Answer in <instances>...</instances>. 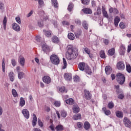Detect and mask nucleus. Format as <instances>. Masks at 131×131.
<instances>
[{
  "label": "nucleus",
  "instance_id": "obj_1",
  "mask_svg": "<svg viewBox=\"0 0 131 131\" xmlns=\"http://www.w3.org/2000/svg\"><path fill=\"white\" fill-rule=\"evenodd\" d=\"M66 57L68 60H74L78 56V49L73 45H68Z\"/></svg>",
  "mask_w": 131,
  "mask_h": 131
},
{
  "label": "nucleus",
  "instance_id": "obj_2",
  "mask_svg": "<svg viewBox=\"0 0 131 131\" xmlns=\"http://www.w3.org/2000/svg\"><path fill=\"white\" fill-rule=\"evenodd\" d=\"M116 80L119 84L122 85L125 82V76L122 73H118L116 75Z\"/></svg>",
  "mask_w": 131,
  "mask_h": 131
},
{
  "label": "nucleus",
  "instance_id": "obj_3",
  "mask_svg": "<svg viewBox=\"0 0 131 131\" xmlns=\"http://www.w3.org/2000/svg\"><path fill=\"white\" fill-rule=\"evenodd\" d=\"M50 61L54 65H58L60 63V59L56 54H52L50 56Z\"/></svg>",
  "mask_w": 131,
  "mask_h": 131
},
{
  "label": "nucleus",
  "instance_id": "obj_4",
  "mask_svg": "<svg viewBox=\"0 0 131 131\" xmlns=\"http://www.w3.org/2000/svg\"><path fill=\"white\" fill-rule=\"evenodd\" d=\"M116 67L118 70H121V71L124 70L125 68L124 62H123V61H119L116 64Z\"/></svg>",
  "mask_w": 131,
  "mask_h": 131
},
{
  "label": "nucleus",
  "instance_id": "obj_5",
  "mask_svg": "<svg viewBox=\"0 0 131 131\" xmlns=\"http://www.w3.org/2000/svg\"><path fill=\"white\" fill-rule=\"evenodd\" d=\"M124 124L126 127H129L130 128L131 127V122L130 121L127 119V118L125 117L123 120Z\"/></svg>",
  "mask_w": 131,
  "mask_h": 131
},
{
  "label": "nucleus",
  "instance_id": "obj_6",
  "mask_svg": "<svg viewBox=\"0 0 131 131\" xmlns=\"http://www.w3.org/2000/svg\"><path fill=\"white\" fill-rule=\"evenodd\" d=\"M84 97L86 100H91L92 99V94L90 93V91L88 90H84Z\"/></svg>",
  "mask_w": 131,
  "mask_h": 131
},
{
  "label": "nucleus",
  "instance_id": "obj_7",
  "mask_svg": "<svg viewBox=\"0 0 131 131\" xmlns=\"http://www.w3.org/2000/svg\"><path fill=\"white\" fill-rule=\"evenodd\" d=\"M22 113L27 119H28L29 118V111L27 109H23L22 111Z\"/></svg>",
  "mask_w": 131,
  "mask_h": 131
},
{
  "label": "nucleus",
  "instance_id": "obj_8",
  "mask_svg": "<svg viewBox=\"0 0 131 131\" xmlns=\"http://www.w3.org/2000/svg\"><path fill=\"white\" fill-rule=\"evenodd\" d=\"M42 51H43L44 53H46V54H49L50 53V47L49 46L47 45H44L42 46Z\"/></svg>",
  "mask_w": 131,
  "mask_h": 131
},
{
  "label": "nucleus",
  "instance_id": "obj_9",
  "mask_svg": "<svg viewBox=\"0 0 131 131\" xmlns=\"http://www.w3.org/2000/svg\"><path fill=\"white\" fill-rule=\"evenodd\" d=\"M12 28L15 31H20L21 30V28H20V26L19 25L17 24V23H13L12 24Z\"/></svg>",
  "mask_w": 131,
  "mask_h": 131
},
{
  "label": "nucleus",
  "instance_id": "obj_10",
  "mask_svg": "<svg viewBox=\"0 0 131 131\" xmlns=\"http://www.w3.org/2000/svg\"><path fill=\"white\" fill-rule=\"evenodd\" d=\"M42 80L43 82L45 83H47V84H49V83H51V77L50 76H45L42 78Z\"/></svg>",
  "mask_w": 131,
  "mask_h": 131
},
{
  "label": "nucleus",
  "instance_id": "obj_11",
  "mask_svg": "<svg viewBox=\"0 0 131 131\" xmlns=\"http://www.w3.org/2000/svg\"><path fill=\"white\" fill-rule=\"evenodd\" d=\"M105 72L107 75L111 74V73L112 72V68H111L110 66H106L105 68Z\"/></svg>",
  "mask_w": 131,
  "mask_h": 131
},
{
  "label": "nucleus",
  "instance_id": "obj_12",
  "mask_svg": "<svg viewBox=\"0 0 131 131\" xmlns=\"http://www.w3.org/2000/svg\"><path fill=\"white\" fill-rule=\"evenodd\" d=\"M82 12H83L84 14H87L88 15L90 14H93V11L90 8H86L82 9Z\"/></svg>",
  "mask_w": 131,
  "mask_h": 131
},
{
  "label": "nucleus",
  "instance_id": "obj_13",
  "mask_svg": "<svg viewBox=\"0 0 131 131\" xmlns=\"http://www.w3.org/2000/svg\"><path fill=\"white\" fill-rule=\"evenodd\" d=\"M102 13L104 18H109V15H108V13L106 11V8L104 6L102 7Z\"/></svg>",
  "mask_w": 131,
  "mask_h": 131
},
{
  "label": "nucleus",
  "instance_id": "obj_14",
  "mask_svg": "<svg viewBox=\"0 0 131 131\" xmlns=\"http://www.w3.org/2000/svg\"><path fill=\"white\" fill-rule=\"evenodd\" d=\"M85 63L84 62H80L78 64V68L81 71L85 70Z\"/></svg>",
  "mask_w": 131,
  "mask_h": 131
},
{
  "label": "nucleus",
  "instance_id": "obj_15",
  "mask_svg": "<svg viewBox=\"0 0 131 131\" xmlns=\"http://www.w3.org/2000/svg\"><path fill=\"white\" fill-rule=\"evenodd\" d=\"M64 78L66 80H71L72 79V75L70 73H65L64 75Z\"/></svg>",
  "mask_w": 131,
  "mask_h": 131
},
{
  "label": "nucleus",
  "instance_id": "obj_16",
  "mask_svg": "<svg viewBox=\"0 0 131 131\" xmlns=\"http://www.w3.org/2000/svg\"><path fill=\"white\" fill-rule=\"evenodd\" d=\"M73 113L77 114L79 112V107L77 105H74L72 108Z\"/></svg>",
  "mask_w": 131,
  "mask_h": 131
},
{
  "label": "nucleus",
  "instance_id": "obj_17",
  "mask_svg": "<svg viewBox=\"0 0 131 131\" xmlns=\"http://www.w3.org/2000/svg\"><path fill=\"white\" fill-rule=\"evenodd\" d=\"M83 127L85 130H89L91 128V124H90V122L85 121L84 123Z\"/></svg>",
  "mask_w": 131,
  "mask_h": 131
},
{
  "label": "nucleus",
  "instance_id": "obj_18",
  "mask_svg": "<svg viewBox=\"0 0 131 131\" xmlns=\"http://www.w3.org/2000/svg\"><path fill=\"white\" fill-rule=\"evenodd\" d=\"M125 53V47L123 45L121 46L120 48V54L121 55H124Z\"/></svg>",
  "mask_w": 131,
  "mask_h": 131
},
{
  "label": "nucleus",
  "instance_id": "obj_19",
  "mask_svg": "<svg viewBox=\"0 0 131 131\" xmlns=\"http://www.w3.org/2000/svg\"><path fill=\"white\" fill-rule=\"evenodd\" d=\"M73 119H74V120H78L81 119V114H77L76 115H74L73 116Z\"/></svg>",
  "mask_w": 131,
  "mask_h": 131
},
{
  "label": "nucleus",
  "instance_id": "obj_20",
  "mask_svg": "<svg viewBox=\"0 0 131 131\" xmlns=\"http://www.w3.org/2000/svg\"><path fill=\"white\" fill-rule=\"evenodd\" d=\"M37 122V118L35 114H33V118L32 120V125L33 126H35L36 125V123Z\"/></svg>",
  "mask_w": 131,
  "mask_h": 131
},
{
  "label": "nucleus",
  "instance_id": "obj_21",
  "mask_svg": "<svg viewBox=\"0 0 131 131\" xmlns=\"http://www.w3.org/2000/svg\"><path fill=\"white\" fill-rule=\"evenodd\" d=\"M52 41L54 43H58L60 41V40H59V38L57 36H53L52 38Z\"/></svg>",
  "mask_w": 131,
  "mask_h": 131
},
{
  "label": "nucleus",
  "instance_id": "obj_22",
  "mask_svg": "<svg viewBox=\"0 0 131 131\" xmlns=\"http://www.w3.org/2000/svg\"><path fill=\"white\" fill-rule=\"evenodd\" d=\"M66 102L68 105H73L74 104V100L72 98H69L66 100Z\"/></svg>",
  "mask_w": 131,
  "mask_h": 131
},
{
  "label": "nucleus",
  "instance_id": "obj_23",
  "mask_svg": "<svg viewBox=\"0 0 131 131\" xmlns=\"http://www.w3.org/2000/svg\"><path fill=\"white\" fill-rule=\"evenodd\" d=\"M119 22H120V18L118 16H116L114 19V24L116 27L118 26V23H119Z\"/></svg>",
  "mask_w": 131,
  "mask_h": 131
},
{
  "label": "nucleus",
  "instance_id": "obj_24",
  "mask_svg": "<svg viewBox=\"0 0 131 131\" xmlns=\"http://www.w3.org/2000/svg\"><path fill=\"white\" fill-rule=\"evenodd\" d=\"M116 114L117 117H118L119 118H122L123 117V113L122 112L118 111L116 112Z\"/></svg>",
  "mask_w": 131,
  "mask_h": 131
},
{
  "label": "nucleus",
  "instance_id": "obj_25",
  "mask_svg": "<svg viewBox=\"0 0 131 131\" xmlns=\"http://www.w3.org/2000/svg\"><path fill=\"white\" fill-rule=\"evenodd\" d=\"M43 32L45 33L46 36L47 37H51V36H52V31L44 30Z\"/></svg>",
  "mask_w": 131,
  "mask_h": 131
},
{
  "label": "nucleus",
  "instance_id": "obj_26",
  "mask_svg": "<svg viewBox=\"0 0 131 131\" xmlns=\"http://www.w3.org/2000/svg\"><path fill=\"white\" fill-rule=\"evenodd\" d=\"M55 129L56 130V131L64 130V127L63 126V125L59 124L56 126V127H55Z\"/></svg>",
  "mask_w": 131,
  "mask_h": 131
},
{
  "label": "nucleus",
  "instance_id": "obj_27",
  "mask_svg": "<svg viewBox=\"0 0 131 131\" xmlns=\"http://www.w3.org/2000/svg\"><path fill=\"white\" fill-rule=\"evenodd\" d=\"M102 111H103L105 115L108 116L111 114V111H110V110H107L106 107L102 108Z\"/></svg>",
  "mask_w": 131,
  "mask_h": 131
},
{
  "label": "nucleus",
  "instance_id": "obj_28",
  "mask_svg": "<svg viewBox=\"0 0 131 131\" xmlns=\"http://www.w3.org/2000/svg\"><path fill=\"white\" fill-rule=\"evenodd\" d=\"M85 72H86L88 74H89V75H91L92 73V69L90 68V67L87 66L85 68Z\"/></svg>",
  "mask_w": 131,
  "mask_h": 131
},
{
  "label": "nucleus",
  "instance_id": "obj_29",
  "mask_svg": "<svg viewBox=\"0 0 131 131\" xmlns=\"http://www.w3.org/2000/svg\"><path fill=\"white\" fill-rule=\"evenodd\" d=\"M9 77L11 81H14V80H15V77L14 76V73L13 72H10L9 73Z\"/></svg>",
  "mask_w": 131,
  "mask_h": 131
},
{
  "label": "nucleus",
  "instance_id": "obj_30",
  "mask_svg": "<svg viewBox=\"0 0 131 131\" xmlns=\"http://www.w3.org/2000/svg\"><path fill=\"white\" fill-rule=\"evenodd\" d=\"M108 54L110 56H113V55L115 54V49L112 48L111 49L109 50L108 51Z\"/></svg>",
  "mask_w": 131,
  "mask_h": 131
},
{
  "label": "nucleus",
  "instance_id": "obj_31",
  "mask_svg": "<svg viewBox=\"0 0 131 131\" xmlns=\"http://www.w3.org/2000/svg\"><path fill=\"white\" fill-rule=\"evenodd\" d=\"M38 4V8H42L43 6H45V2H43V0H37Z\"/></svg>",
  "mask_w": 131,
  "mask_h": 131
},
{
  "label": "nucleus",
  "instance_id": "obj_32",
  "mask_svg": "<svg viewBox=\"0 0 131 131\" xmlns=\"http://www.w3.org/2000/svg\"><path fill=\"white\" fill-rule=\"evenodd\" d=\"M68 37L71 40H73L75 38L74 34L73 33H70L68 34Z\"/></svg>",
  "mask_w": 131,
  "mask_h": 131
},
{
  "label": "nucleus",
  "instance_id": "obj_33",
  "mask_svg": "<svg viewBox=\"0 0 131 131\" xmlns=\"http://www.w3.org/2000/svg\"><path fill=\"white\" fill-rule=\"evenodd\" d=\"M19 105L20 107H23V106L25 105V100H24V98H23V97H21L20 98Z\"/></svg>",
  "mask_w": 131,
  "mask_h": 131
},
{
  "label": "nucleus",
  "instance_id": "obj_34",
  "mask_svg": "<svg viewBox=\"0 0 131 131\" xmlns=\"http://www.w3.org/2000/svg\"><path fill=\"white\" fill-rule=\"evenodd\" d=\"M19 63L21 66H24L25 64V58L24 57H20L19 58Z\"/></svg>",
  "mask_w": 131,
  "mask_h": 131
},
{
  "label": "nucleus",
  "instance_id": "obj_35",
  "mask_svg": "<svg viewBox=\"0 0 131 131\" xmlns=\"http://www.w3.org/2000/svg\"><path fill=\"white\" fill-rule=\"evenodd\" d=\"M100 57L102 59H105V58H106V55H105V51L101 50L100 52Z\"/></svg>",
  "mask_w": 131,
  "mask_h": 131
},
{
  "label": "nucleus",
  "instance_id": "obj_36",
  "mask_svg": "<svg viewBox=\"0 0 131 131\" xmlns=\"http://www.w3.org/2000/svg\"><path fill=\"white\" fill-rule=\"evenodd\" d=\"M126 70L128 73H131V66L129 64L126 65Z\"/></svg>",
  "mask_w": 131,
  "mask_h": 131
},
{
  "label": "nucleus",
  "instance_id": "obj_37",
  "mask_svg": "<svg viewBox=\"0 0 131 131\" xmlns=\"http://www.w3.org/2000/svg\"><path fill=\"white\" fill-rule=\"evenodd\" d=\"M75 35L76 38H78L80 35H81V30H79L76 33H75Z\"/></svg>",
  "mask_w": 131,
  "mask_h": 131
},
{
  "label": "nucleus",
  "instance_id": "obj_38",
  "mask_svg": "<svg viewBox=\"0 0 131 131\" xmlns=\"http://www.w3.org/2000/svg\"><path fill=\"white\" fill-rule=\"evenodd\" d=\"M90 0H81V3L83 5L85 6H88L90 5Z\"/></svg>",
  "mask_w": 131,
  "mask_h": 131
},
{
  "label": "nucleus",
  "instance_id": "obj_39",
  "mask_svg": "<svg viewBox=\"0 0 131 131\" xmlns=\"http://www.w3.org/2000/svg\"><path fill=\"white\" fill-rule=\"evenodd\" d=\"M3 22L4 28L5 30H6V26H7V16L4 17Z\"/></svg>",
  "mask_w": 131,
  "mask_h": 131
},
{
  "label": "nucleus",
  "instance_id": "obj_40",
  "mask_svg": "<svg viewBox=\"0 0 131 131\" xmlns=\"http://www.w3.org/2000/svg\"><path fill=\"white\" fill-rule=\"evenodd\" d=\"M24 75H25V74L24 73H23V72H20L18 73V77L19 79H22Z\"/></svg>",
  "mask_w": 131,
  "mask_h": 131
},
{
  "label": "nucleus",
  "instance_id": "obj_41",
  "mask_svg": "<svg viewBox=\"0 0 131 131\" xmlns=\"http://www.w3.org/2000/svg\"><path fill=\"white\" fill-rule=\"evenodd\" d=\"M107 107L109 109H113L114 107V103L112 102H110L107 104Z\"/></svg>",
  "mask_w": 131,
  "mask_h": 131
},
{
  "label": "nucleus",
  "instance_id": "obj_42",
  "mask_svg": "<svg viewBox=\"0 0 131 131\" xmlns=\"http://www.w3.org/2000/svg\"><path fill=\"white\" fill-rule=\"evenodd\" d=\"M73 9V4L70 3L68 6V10L69 12H71Z\"/></svg>",
  "mask_w": 131,
  "mask_h": 131
},
{
  "label": "nucleus",
  "instance_id": "obj_43",
  "mask_svg": "<svg viewBox=\"0 0 131 131\" xmlns=\"http://www.w3.org/2000/svg\"><path fill=\"white\" fill-rule=\"evenodd\" d=\"M66 88H65L64 86L60 87L59 88V91L60 93H67V91H66Z\"/></svg>",
  "mask_w": 131,
  "mask_h": 131
},
{
  "label": "nucleus",
  "instance_id": "obj_44",
  "mask_svg": "<svg viewBox=\"0 0 131 131\" xmlns=\"http://www.w3.org/2000/svg\"><path fill=\"white\" fill-rule=\"evenodd\" d=\"M63 66L62 67V69H66L67 68V61H66V59L64 58H63Z\"/></svg>",
  "mask_w": 131,
  "mask_h": 131
},
{
  "label": "nucleus",
  "instance_id": "obj_45",
  "mask_svg": "<svg viewBox=\"0 0 131 131\" xmlns=\"http://www.w3.org/2000/svg\"><path fill=\"white\" fill-rule=\"evenodd\" d=\"M12 94L14 98L16 97H18V94L17 93V91L15 89H12Z\"/></svg>",
  "mask_w": 131,
  "mask_h": 131
},
{
  "label": "nucleus",
  "instance_id": "obj_46",
  "mask_svg": "<svg viewBox=\"0 0 131 131\" xmlns=\"http://www.w3.org/2000/svg\"><path fill=\"white\" fill-rule=\"evenodd\" d=\"M52 3L55 8H58V2L57 0H51Z\"/></svg>",
  "mask_w": 131,
  "mask_h": 131
},
{
  "label": "nucleus",
  "instance_id": "obj_47",
  "mask_svg": "<svg viewBox=\"0 0 131 131\" xmlns=\"http://www.w3.org/2000/svg\"><path fill=\"white\" fill-rule=\"evenodd\" d=\"M60 113L62 117H63L64 118L67 116V113L64 111H61Z\"/></svg>",
  "mask_w": 131,
  "mask_h": 131
},
{
  "label": "nucleus",
  "instance_id": "obj_48",
  "mask_svg": "<svg viewBox=\"0 0 131 131\" xmlns=\"http://www.w3.org/2000/svg\"><path fill=\"white\" fill-rule=\"evenodd\" d=\"M5 58H3V59L2 60V69H3V72H5V66H6V64L5 63Z\"/></svg>",
  "mask_w": 131,
  "mask_h": 131
},
{
  "label": "nucleus",
  "instance_id": "obj_49",
  "mask_svg": "<svg viewBox=\"0 0 131 131\" xmlns=\"http://www.w3.org/2000/svg\"><path fill=\"white\" fill-rule=\"evenodd\" d=\"M77 125L78 128H82L83 126V124L81 122H78L77 123Z\"/></svg>",
  "mask_w": 131,
  "mask_h": 131
},
{
  "label": "nucleus",
  "instance_id": "obj_50",
  "mask_svg": "<svg viewBox=\"0 0 131 131\" xmlns=\"http://www.w3.org/2000/svg\"><path fill=\"white\" fill-rule=\"evenodd\" d=\"M119 27L121 28V29H124L125 28L126 26L125 25H124V23L121 22L119 24Z\"/></svg>",
  "mask_w": 131,
  "mask_h": 131
},
{
  "label": "nucleus",
  "instance_id": "obj_51",
  "mask_svg": "<svg viewBox=\"0 0 131 131\" xmlns=\"http://www.w3.org/2000/svg\"><path fill=\"white\" fill-rule=\"evenodd\" d=\"M82 25H83V27H84L85 29H88L89 28L88 25V24H86V21H83Z\"/></svg>",
  "mask_w": 131,
  "mask_h": 131
},
{
  "label": "nucleus",
  "instance_id": "obj_52",
  "mask_svg": "<svg viewBox=\"0 0 131 131\" xmlns=\"http://www.w3.org/2000/svg\"><path fill=\"white\" fill-rule=\"evenodd\" d=\"M84 51L86 54H88V55H89V54L91 53V50H90V49L89 48H88L87 47H86L84 49Z\"/></svg>",
  "mask_w": 131,
  "mask_h": 131
},
{
  "label": "nucleus",
  "instance_id": "obj_53",
  "mask_svg": "<svg viewBox=\"0 0 131 131\" xmlns=\"http://www.w3.org/2000/svg\"><path fill=\"white\" fill-rule=\"evenodd\" d=\"M74 80L76 82H77V81H79V77L77 76V75H75V77L74 78Z\"/></svg>",
  "mask_w": 131,
  "mask_h": 131
},
{
  "label": "nucleus",
  "instance_id": "obj_54",
  "mask_svg": "<svg viewBox=\"0 0 131 131\" xmlns=\"http://www.w3.org/2000/svg\"><path fill=\"white\" fill-rule=\"evenodd\" d=\"M75 23L76 24V25H81V21L79 19H75Z\"/></svg>",
  "mask_w": 131,
  "mask_h": 131
},
{
  "label": "nucleus",
  "instance_id": "obj_55",
  "mask_svg": "<svg viewBox=\"0 0 131 131\" xmlns=\"http://www.w3.org/2000/svg\"><path fill=\"white\" fill-rule=\"evenodd\" d=\"M38 124L39 126H40V127H42V126H43V123H42V122H41L40 119H38Z\"/></svg>",
  "mask_w": 131,
  "mask_h": 131
},
{
  "label": "nucleus",
  "instance_id": "obj_56",
  "mask_svg": "<svg viewBox=\"0 0 131 131\" xmlns=\"http://www.w3.org/2000/svg\"><path fill=\"white\" fill-rule=\"evenodd\" d=\"M54 105L55 106H56V107H60V106L61 105V102H60L59 101H55L54 102Z\"/></svg>",
  "mask_w": 131,
  "mask_h": 131
},
{
  "label": "nucleus",
  "instance_id": "obj_57",
  "mask_svg": "<svg viewBox=\"0 0 131 131\" xmlns=\"http://www.w3.org/2000/svg\"><path fill=\"white\" fill-rule=\"evenodd\" d=\"M15 20L18 24H21V19L20 18V17H16Z\"/></svg>",
  "mask_w": 131,
  "mask_h": 131
},
{
  "label": "nucleus",
  "instance_id": "obj_58",
  "mask_svg": "<svg viewBox=\"0 0 131 131\" xmlns=\"http://www.w3.org/2000/svg\"><path fill=\"white\" fill-rule=\"evenodd\" d=\"M11 64L13 67L16 66L17 63L16 62V60L15 59H12L11 60Z\"/></svg>",
  "mask_w": 131,
  "mask_h": 131
},
{
  "label": "nucleus",
  "instance_id": "obj_59",
  "mask_svg": "<svg viewBox=\"0 0 131 131\" xmlns=\"http://www.w3.org/2000/svg\"><path fill=\"white\" fill-rule=\"evenodd\" d=\"M103 42H104V43L106 46H107V45H108L109 44V40L106 39H104L103 40Z\"/></svg>",
  "mask_w": 131,
  "mask_h": 131
},
{
  "label": "nucleus",
  "instance_id": "obj_60",
  "mask_svg": "<svg viewBox=\"0 0 131 131\" xmlns=\"http://www.w3.org/2000/svg\"><path fill=\"white\" fill-rule=\"evenodd\" d=\"M118 99H120L121 100H122L124 98V95H123V94H121L118 96Z\"/></svg>",
  "mask_w": 131,
  "mask_h": 131
},
{
  "label": "nucleus",
  "instance_id": "obj_61",
  "mask_svg": "<svg viewBox=\"0 0 131 131\" xmlns=\"http://www.w3.org/2000/svg\"><path fill=\"white\" fill-rule=\"evenodd\" d=\"M45 111L47 112H50V111H51V108H50L49 106H45Z\"/></svg>",
  "mask_w": 131,
  "mask_h": 131
},
{
  "label": "nucleus",
  "instance_id": "obj_62",
  "mask_svg": "<svg viewBox=\"0 0 131 131\" xmlns=\"http://www.w3.org/2000/svg\"><path fill=\"white\" fill-rule=\"evenodd\" d=\"M33 14V11L31 10L27 15V18H29Z\"/></svg>",
  "mask_w": 131,
  "mask_h": 131
},
{
  "label": "nucleus",
  "instance_id": "obj_63",
  "mask_svg": "<svg viewBox=\"0 0 131 131\" xmlns=\"http://www.w3.org/2000/svg\"><path fill=\"white\" fill-rule=\"evenodd\" d=\"M36 40L38 42H39V41H40V37L39 36H36Z\"/></svg>",
  "mask_w": 131,
  "mask_h": 131
},
{
  "label": "nucleus",
  "instance_id": "obj_64",
  "mask_svg": "<svg viewBox=\"0 0 131 131\" xmlns=\"http://www.w3.org/2000/svg\"><path fill=\"white\" fill-rule=\"evenodd\" d=\"M92 4V7H93L94 8H95V7H96V1H92L91 2Z\"/></svg>",
  "mask_w": 131,
  "mask_h": 131
}]
</instances>
